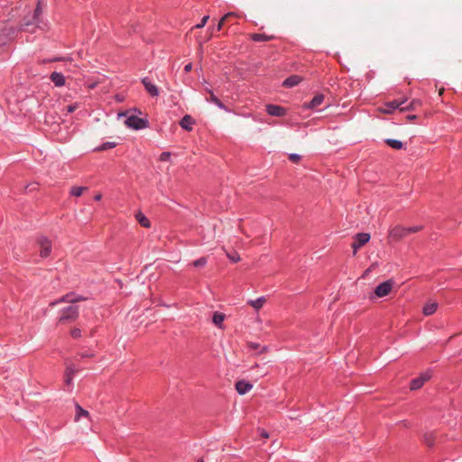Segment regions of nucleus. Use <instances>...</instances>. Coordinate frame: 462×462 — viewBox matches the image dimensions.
<instances>
[{"instance_id": "nucleus-11", "label": "nucleus", "mask_w": 462, "mask_h": 462, "mask_svg": "<svg viewBox=\"0 0 462 462\" xmlns=\"http://www.w3.org/2000/svg\"><path fill=\"white\" fill-rule=\"evenodd\" d=\"M142 83L145 88V90L148 92V94L154 97H158L160 95L159 88L156 85H154L151 79L148 77H145L142 79Z\"/></svg>"}, {"instance_id": "nucleus-28", "label": "nucleus", "mask_w": 462, "mask_h": 462, "mask_svg": "<svg viewBox=\"0 0 462 462\" xmlns=\"http://www.w3.org/2000/svg\"><path fill=\"white\" fill-rule=\"evenodd\" d=\"M85 189H87V187L73 186L70 189L69 194L73 197H79Z\"/></svg>"}, {"instance_id": "nucleus-17", "label": "nucleus", "mask_w": 462, "mask_h": 462, "mask_svg": "<svg viewBox=\"0 0 462 462\" xmlns=\"http://www.w3.org/2000/svg\"><path fill=\"white\" fill-rule=\"evenodd\" d=\"M208 92H209L210 96L208 98H207V101L215 104L217 107H219L220 109H222L226 112H230V109H228L225 106V104L213 93L212 90H209Z\"/></svg>"}, {"instance_id": "nucleus-21", "label": "nucleus", "mask_w": 462, "mask_h": 462, "mask_svg": "<svg viewBox=\"0 0 462 462\" xmlns=\"http://www.w3.org/2000/svg\"><path fill=\"white\" fill-rule=\"evenodd\" d=\"M384 143L394 150H402L404 148V143L400 140L387 138L384 140Z\"/></svg>"}, {"instance_id": "nucleus-4", "label": "nucleus", "mask_w": 462, "mask_h": 462, "mask_svg": "<svg viewBox=\"0 0 462 462\" xmlns=\"http://www.w3.org/2000/svg\"><path fill=\"white\" fill-rule=\"evenodd\" d=\"M407 103V98H398L393 101H389L384 103L383 107L382 108L383 113L384 114H392L395 110L402 111V108L404 107V105Z\"/></svg>"}, {"instance_id": "nucleus-23", "label": "nucleus", "mask_w": 462, "mask_h": 462, "mask_svg": "<svg viewBox=\"0 0 462 462\" xmlns=\"http://www.w3.org/2000/svg\"><path fill=\"white\" fill-rule=\"evenodd\" d=\"M265 301V298L263 296L257 298L256 300H250L248 304L254 308L255 310H259L263 307Z\"/></svg>"}, {"instance_id": "nucleus-34", "label": "nucleus", "mask_w": 462, "mask_h": 462, "mask_svg": "<svg viewBox=\"0 0 462 462\" xmlns=\"http://www.w3.org/2000/svg\"><path fill=\"white\" fill-rule=\"evenodd\" d=\"M171 153L170 152H162L160 155L161 162H167L170 160Z\"/></svg>"}, {"instance_id": "nucleus-18", "label": "nucleus", "mask_w": 462, "mask_h": 462, "mask_svg": "<svg viewBox=\"0 0 462 462\" xmlns=\"http://www.w3.org/2000/svg\"><path fill=\"white\" fill-rule=\"evenodd\" d=\"M195 124V120L189 115H185L180 121L181 128L187 131L192 130V125Z\"/></svg>"}, {"instance_id": "nucleus-25", "label": "nucleus", "mask_w": 462, "mask_h": 462, "mask_svg": "<svg viewBox=\"0 0 462 462\" xmlns=\"http://www.w3.org/2000/svg\"><path fill=\"white\" fill-rule=\"evenodd\" d=\"M89 413L88 411L83 409L79 404H76V415L75 420H79L81 417H88Z\"/></svg>"}, {"instance_id": "nucleus-48", "label": "nucleus", "mask_w": 462, "mask_h": 462, "mask_svg": "<svg viewBox=\"0 0 462 462\" xmlns=\"http://www.w3.org/2000/svg\"><path fill=\"white\" fill-rule=\"evenodd\" d=\"M198 462H203V460H202V459H200V460H199Z\"/></svg>"}, {"instance_id": "nucleus-29", "label": "nucleus", "mask_w": 462, "mask_h": 462, "mask_svg": "<svg viewBox=\"0 0 462 462\" xmlns=\"http://www.w3.org/2000/svg\"><path fill=\"white\" fill-rule=\"evenodd\" d=\"M208 263L207 257H200L195 261L192 262V265L197 268L204 267Z\"/></svg>"}, {"instance_id": "nucleus-40", "label": "nucleus", "mask_w": 462, "mask_h": 462, "mask_svg": "<svg viewBox=\"0 0 462 462\" xmlns=\"http://www.w3.org/2000/svg\"><path fill=\"white\" fill-rule=\"evenodd\" d=\"M228 257L234 263H236V262H238L240 260V257H239V255L237 254H235L234 255L228 254Z\"/></svg>"}, {"instance_id": "nucleus-42", "label": "nucleus", "mask_w": 462, "mask_h": 462, "mask_svg": "<svg viewBox=\"0 0 462 462\" xmlns=\"http://www.w3.org/2000/svg\"><path fill=\"white\" fill-rule=\"evenodd\" d=\"M260 435H261V437H263L264 439H268L269 438V433L266 430H261V434Z\"/></svg>"}, {"instance_id": "nucleus-38", "label": "nucleus", "mask_w": 462, "mask_h": 462, "mask_svg": "<svg viewBox=\"0 0 462 462\" xmlns=\"http://www.w3.org/2000/svg\"><path fill=\"white\" fill-rule=\"evenodd\" d=\"M37 187H38V183L34 182V183H31V184L27 185L25 189H28L29 191H33V190L37 189Z\"/></svg>"}, {"instance_id": "nucleus-30", "label": "nucleus", "mask_w": 462, "mask_h": 462, "mask_svg": "<svg viewBox=\"0 0 462 462\" xmlns=\"http://www.w3.org/2000/svg\"><path fill=\"white\" fill-rule=\"evenodd\" d=\"M234 15V13H227L218 22L216 30L219 32L222 29V26L224 25L225 22L231 16Z\"/></svg>"}, {"instance_id": "nucleus-26", "label": "nucleus", "mask_w": 462, "mask_h": 462, "mask_svg": "<svg viewBox=\"0 0 462 462\" xmlns=\"http://www.w3.org/2000/svg\"><path fill=\"white\" fill-rule=\"evenodd\" d=\"M136 218L140 225L143 227H150L151 223L150 220L141 212L136 215Z\"/></svg>"}, {"instance_id": "nucleus-46", "label": "nucleus", "mask_w": 462, "mask_h": 462, "mask_svg": "<svg viewBox=\"0 0 462 462\" xmlns=\"http://www.w3.org/2000/svg\"><path fill=\"white\" fill-rule=\"evenodd\" d=\"M95 200L98 201L102 199V195L101 194H97L95 197H94Z\"/></svg>"}, {"instance_id": "nucleus-39", "label": "nucleus", "mask_w": 462, "mask_h": 462, "mask_svg": "<svg viewBox=\"0 0 462 462\" xmlns=\"http://www.w3.org/2000/svg\"><path fill=\"white\" fill-rule=\"evenodd\" d=\"M73 375H71V373L65 374V383L66 384L69 385L72 383Z\"/></svg>"}, {"instance_id": "nucleus-19", "label": "nucleus", "mask_w": 462, "mask_h": 462, "mask_svg": "<svg viewBox=\"0 0 462 462\" xmlns=\"http://www.w3.org/2000/svg\"><path fill=\"white\" fill-rule=\"evenodd\" d=\"M301 81V77L298 75H291L284 79L282 86L285 88H292L299 85Z\"/></svg>"}, {"instance_id": "nucleus-33", "label": "nucleus", "mask_w": 462, "mask_h": 462, "mask_svg": "<svg viewBox=\"0 0 462 462\" xmlns=\"http://www.w3.org/2000/svg\"><path fill=\"white\" fill-rule=\"evenodd\" d=\"M70 335L73 338H79L81 337V330L78 328H74L71 329Z\"/></svg>"}, {"instance_id": "nucleus-27", "label": "nucleus", "mask_w": 462, "mask_h": 462, "mask_svg": "<svg viewBox=\"0 0 462 462\" xmlns=\"http://www.w3.org/2000/svg\"><path fill=\"white\" fill-rule=\"evenodd\" d=\"M224 319H225V315L223 313H220V312L214 313L212 320L215 325L221 327Z\"/></svg>"}, {"instance_id": "nucleus-37", "label": "nucleus", "mask_w": 462, "mask_h": 462, "mask_svg": "<svg viewBox=\"0 0 462 462\" xmlns=\"http://www.w3.org/2000/svg\"><path fill=\"white\" fill-rule=\"evenodd\" d=\"M81 359L94 356L93 353L81 352L78 355Z\"/></svg>"}, {"instance_id": "nucleus-1", "label": "nucleus", "mask_w": 462, "mask_h": 462, "mask_svg": "<svg viewBox=\"0 0 462 462\" xmlns=\"http://www.w3.org/2000/svg\"><path fill=\"white\" fill-rule=\"evenodd\" d=\"M129 113L130 111H125L119 114V116L126 117L125 124L128 128L138 131L149 127L150 123L146 117L142 118L139 117L137 115L128 116Z\"/></svg>"}, {"instance_id": "nucleus-16", "label": "nucleus", "mask_w": 462, "mask_h": 462, "mask_svg": "<svg viewBox=\"0 0 462 462\" xmlns=\"http://www.w3.org/2000/svg\"><path fill=\"white\" fill-rule=\"evenodd\" d=\"M422 106V101L419 98H413L410 102L404 105V107L402 108V111H416Z\"/></svg>"}, {"instance_id": "nucleus-15", "label": "nucleus", "mask_w": 462, "mask_h": 462, "mask_svg": "<svg viewBox=\"0 0 462 462\" xmlns=\"http://www.w3.org/2000/svg\"><path fill=\"white\" fill-rule=\"evenodd\" d=\"M50 79L56 87H62L66 83L64 75L57 71H54L51 74Z\"/></svg>"}, {"instance_id": "nucleus-14", "label": "nucleus", "mask_w": 462, "mask_h": 462, "mask_svg": "<svg viewBox=\"0 0 462 462\" xmlns=\"http://www.w3.org/2000/svg\"><path fill=\"white\" fill-rule=\"evenodd\" d=\"M253 388V384L245 380H239L236 383V390L240 394H245Z\"/></svg>"}, {"instance_id": "nucleus-44", "label": "nucleus", "mask_w": 462, "mask_h": 462, "mask_svg": "<svg viewBox=\"0 0 462 462\" xmlns=\"http://www.w3.org/2000/svg\"><path fill=\"white\" fill-rule=\"evenodd\" d=\"M131 111H133L134 115H142V111L139 108H133Z\"/></svg>"}, {"instance_id": "nucleus-31", "label": "nucleus", "mask_w": 462, "mask_h": 462, "mask_svg": "<svg viewBox=\"0 0 462 462\" xmlns=\"http://www.w3.org/2000/svg\"><path fill=\"white\" fill-rule=\"evenodd\" d=\"M208 19H209V15H205V16H203V17H202V19H201V21H200V23H198V24H196V25L194 26V28H196V29H201V28H203V27L206 25V23H207V22L208 21Z\"/></svg>"}, {"instance_id": "nucleus-20", "label": "nucleus", "mask_w": 462, "mask_h": 462, "mask_svg": "<svg viewBox=\"0 0 462 462\" xmlns=\"http://www.w3.org/2000/svg\"><path fill=\"white\" fill-rule=\"evenodd\" d=\"M250 39L255 42H270L275 39L274 35H267L264 33H252L250 34Z\"/></svg>"}, {"instance_id": "nucleus-9", "label": "nucleus", "mask_w": 462, "mask_h": 462, "mask_svg": "<svg viewBox=\"0 0 462 462\" xmlns=\"http://www.w3.org/2000/svg\"><path fill=\"white\" fill-rule=\"evenodd\" d=\"M393 288V282L391 280H387L385 282H383L379 283L375 290L374 293L378 297H384L388 295Z\"/></svg>"}, {"instance_id": "nucleus-3", "label": "nucleus", "mask_w": 462, "mask_h": 462, "mask_svg": "<svg viewBox=\"0 0 462 462\" xmlns=\"http://www.w3.org/2000/svg\"><path fill=\"white\" fill-rule=\"evenodd\" d=\"M36 243L40 247V256L42 258L49 257L52 251L51 241L45 236H40L37 237Z\"/></svg>"}, {"instance_id": "nucleus-22", "label": "nucleus", "mask_w": 462, "mask_h": 462, "mask_svg": "<svg viewBox=\"0 0 462 462\" xmlns=\"http://www.w3.org/2000/svg\"><path fill=\"white\" fill-rule=\"evenodd\" d=\"M437 309H438V304L436 302H430V303H427L423 307L422 312L425 316H430V315H432L433 313H435Z\"/></svg>"}, {"instance_id": "nucleus-32", "label": "nucleus", "mask_w": 462, "mask_h": 462, "mask_svg": "<svg viewBox=\"0 0 462 462\" xmlns=\"http://www.w3.org/2000/svg\"><path fill=\"white\" fill-rule=\"evenodd\" d=\"M301 159V156L298 153L289 154V160L293 163H298Z\"/></svg>"}, {"instance_id": "nucleus-8", "label": "nucleus", "mask_w": 462, "mask_h": 462, "mask_svg": "<svg viewBox=\"0 0 462 462\" xmlns=\"http://www.w3.org/2000/svg\"><path fill=\"white\" fill-rule=\"evenodd\" d=\"M406 236H408L406 227L402 226H395L389 231V238L393 241H399Z\"/></svg>"}, {"instance_id": "nucleus-41", "label": "nucleus", "mask_w": 462, "mask_h": 462, "mask_svg": "<svg viewBox=\"0 0 462 462\" xmlns=\"http://www.w3.org/2000/svg\"><path fill=\"white\" fill-rule=\"evenodd\" d=\"M191 69H192V63L191 62H189L188 64L185 65L184 71L186 73L191 71Z\"/></svg>"}, {"instance_id": "nucleus-12", "label": "nucleus", "mask_w": 462, "mask_h": 462, "mask_svg": "<svg viewBox=\"0 0 462 462\" xmlns=\"http://www.w3.org/2000/svg\"><path fill=\"white\" fill-rule=\"evenodd\" d=\"M324 98V95L319 93L315 95L310 102L305 103L303 106L308 109H317L323 103Z\"/></svg>"}, {"instance_id": "nucleus-36", "label": "nucleus", "mask_w": 462, "mask_h": 462, "mask_svg": "<svg viewBox=\"0 0 462 462\" xmlns=\"http://www.w3.org/2000/svg\"><path fill=\"white\" fill-rule=\"evenodd\" d=\"M79 372V369L75 367V365H69L67 367L65 374L71 373V375H74L76 373Z\"/></svg>"}, {"instance_id": "nucleus-2", "label": "nucleus", "mask_w": 462, "mask_h": 462, "mask_svg": "<svg viewBox=\"0 0 462 462\" xmlns=\"http://www.w3.org/2000/svg\"><path fill=\"white\" fill-rule=\"evenodd\" d=\"M79 317V307L78 306H68L60 310L59 317V323L65 324L74 321Z\"/></svg>"}, {"instance_id": "nucleus-43", "label": "nucleus", "mask_w": 462, "mask_h": 462, "mask_svg": "<svg viewBox=\"0 0 462 462\" xmlns=\"http://www.w3.org/2000/svg\"><path fill=\"white\" fill-rule=\"evenodd\" d=\"M416 118H417V116H416V115H408V116H406V119H407L408 121H412V120H414V119H416Z\"/></svg>"}, {"instance_id": "nucleus-47", "label": "nucleus", "mask_w": 462, "mask_h": 462, "mask_svg": "<svg viewBox=\"0 0 462 462\" xmlns=\"http://www.w3.org/2000/svg\"><path fill=\"white\" fill-rule=\"evenodd\" d=\"M427 443H428L429 446H432L433 445V442L430 441V440H427Z\"/></svg>"}, {"instance_id": "nucleus-35", "label": "nucleus", "mask_w": 462, "mask_h": 462, "mask_svg": "<svg viewBox=\"0 0 462 462\" xmlns=\"http://www.w3.org/2000/svg\"><path fill=\"white\" fill-rule=\"evenodd\" d=\"M420 229H421L420 226L406 227L407 235L411 234V233H416V232L420 231Z\"/></svg>"}, {"instance_id": "nucleus-7", "label": "nucleus", "mask_w": 462, "mask_h": 462, "mask_svg": "<svg viewBox=\"0 0 462 462\" xmlns=\"http://www.w3.org/2000/svg\"><path fill=\"white\" fill-rule=\"evenodd\" d=\"M370 234L368 233H358L354 237V242L352 244V248L354 249V253L365 245L370 240Z\"/></svg>"}, {"instance_id": "nucleus-13", "label": "nucleus", "mask_w": 462, "mask_h": 462, "mask_svg": "<svg viewBox=\"0 0 462 462\" xmlns=\"http://www.w3.org/2000/svg\"><path fill=\"white\" fill-rule=\"evenodd\" d=\"M42 14V1L38 0L36 7L33 11L32 19L31 22L24 23L23 25H30L33 23H39L41 22V16Z\"/></svg>"}, {"instance_id": "nucleus-45", "label": "nucleus", "mask_w": 462, "mask_h": 462, "mask_svg": "<svg viewBox=\"0 0 462 462\" xmlns=\"http://www.w3.org/2000/svg\"><path fill=\"white\" fill-rule=\"evenodd\" d=\"M75 110V106H68V112L71 113Z\"/></svg>"}, {"instance_id": "nucleus-5", "label": "nucleus", "mask_w": 462, "mask_h": 462, "mask_svg": "<svg viewBox=\"0 0 462 462\" xmlns=\"http://www.w3.org/2000/svg\"><path fill=\"white\" fill-rule=\"evenodd\" d=\"M432 376V370L428 369L425 372L421 373L420 376L413 378L411 381L410 389L411 391H416L420 389L423 384L429 381Z\"/></svg>"}, {"instance_id": "nucleus-10", "label": "nucleus", "mask_w": 462, "mask_h": 462, "mask_svg": "<svg viewBox=\"0 0 462 462\" xmlns=\"http://www.w3.org/2000/svg\"><path fill=\"white\" fill-rule=\"evenodd\" d=\"M266 112L269 116L282 117L287 114V109L282 106L270 104L266 106Z\"/></svg>"}, {"instance_id": "nucleus-6", "label": "nucleus", "mask_w": 462, "mask_h": 462, "mask_svg": "<svg viewBox=\"0 0 462 462\" xmlns=\"http://www.w3.org/2000/svg\"><path fill=\"white\" fill-rule=\"evenodd\" d=\"M86 300H87V298H85L83 296L77 295L75 292H69V293L63 295L62 297H60V299L51 302L50 306H55L59 303H62V302L76 303V302Z\"/></svg>"}, {"instance_id": "nucleus-24", "label": "nucleus", "mask_w": 462, "mask_h": 462, "mask_svg": "<svg viewBox=\"0 0 462 462\" xmlns=\"http://www.w3.org/2000/svg\"><path fill=\"white\" fill-rule=\"evenodd\" d=\"M117 143L116 142H105L97 148H95V151L102 152L106 151L108 149H113L116 147Z\"/></svg>"}]
</instances>
